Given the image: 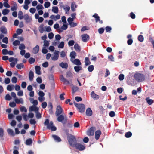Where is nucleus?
Here are the masks:
<instances>
[{"mask_svg": "<svg viewBox=\"0 0 154 154\" xmlns=\"http://www.w3.org/2000/svg\"><path fill=\"white\" fill-rule=\"evenodd\" d=\"M67 139L69 144L71 146L74 147L76 143V140L75 136L71 134L69 135Z\"/></svg>", "mask_w": 154, "mask_h": 154, "instance_id": "nucleus-1", "label": "nucleus"}, {"mask_svg": "<svg viewBox=\"0 0 154 154\" xmlns=\"http://www.w3.org/2000/svg\"><path fill=\"white\" fill-rule=\"evenodd\" d=\"M135 79L138 82H141L144 80V77L143 75L139 73H136L134 75Z\"/></svg>", "mask_w": 154, "mask_h": 154, "instance_id": "nucleus-2", "label": "nucleus"}, {"mask_svg": "<svg viewBox=\"0 0 154 154\" xmlns=\"http://www.w3.org/2000/svg\"><path fill=\"white\" fill-rule=\"evenodd\" d=\"M74 103L75 106L78 109L80 112H83L85 111V106L84 104H78L75 102Z\"/></svg>", "mask_w": 154, "mask_h": 154, "instance_id": "nucleus-3", "label": "nucleus"}, {"mask_svg": "<svg viewBox=\"0 0 154 154\" xmlns=\"http://www.w3.org/2000/svg\"><path fill=\"white\" fill-rule=\"evenodd\" d=\"M67 117L65 115H61L57 117V120L60 122H62L63 123H65L67 120Z\"/></svg>", "mask_w": 154, "mask_h": 154, "instance_id": "nucleus-4", "label": "nucleus"}, {"mask_svg": "<svg viewBox=\"0 0 154 154\" xmlns=\"http://www.w3.org/2000/svg\"><path fill=\"white\" fill-rule=\"evenodd\" d=\"M68 28V24L67 23H63V25L61 28L58 29L57 31L58 32L60 33L62 32L63 30H66Z\"/></svg>", "mask_w": 154, "mask_h": 154, "instance_id": "nucleus-5", "label": "nucleus"}, {"mask_svg": "<svg viewBox=\"0 0 154 154\" xmlns=\"http://www.w3.org/2000/svg\"><path fill=\"white\" fill-rule=\"evenodd\" d=\"M59 51L55 50L54 53V55L51 57V59L53 61H56L58 60L59 58Z\"/></svg>", "mask_w": 154, "mask_h": 154, "instance_id": "nucleus-6", "label": "nucleus"}, {"mask_svg": "<svg viewBox=\"0 0 154 154\" xmlns=\"http://www.w3.org/2000/svg\"><path fill=\"white\" fill-rule=\"evenodd\" d=\"M95 128L94 127H91L89 130L87 131V134L88 136H93L94 134Z\"/></svg>", "mask_w": 154, "mask_h": 154, "instance_id": "nucleus-7", "label": "nucleus"}, {"mask_svg": "<svg viewBox=\"0 0 154 154\" xmlns=\"http://www.w3.org/2000/svg\"><path fill=\"white\" fill-rule=\"evenodd\" d=\"M74 20L73 18H72L71 17H69L67 19L69 25L72 27H74L77 25V24L76 23L73 22Z\"/></svg>", "mask_w": 154, "mask_h": 154, "instance_id": "nucleus-8", "label": "nucleus"}, {"mask_svg": "<svg viewBox=\"0 0 154 154\" xmlns=\"http://www.w3.org/2000/svg\"><path fill=\"white\" fill-rule=\"evenodd\" d=\"M39 108L35 106H30L29 109V112L34 111L35 113H37L38 111Z\"/></svg>", "mask_w": 154, "mask_h": 154, "instance_id": "nucleus-9", "label": "nucleus"}, {"mask_svg": "<svg viewBox=\"0 0 154 154\" xmlns=\"http://www.w3.org/2000/svg\"><path fill=\"white\" fill-rule=\"evenodd\" d=\"M63 112V109L61 106L60 105L58 106L57 108V109L56 112V115L57 116L60 114H61Z\"/></svg>", "mask_w": 154, "mask_h": 154, "instance_id": "nucleus-10", "label": "nucleus"}, {"mask_svg": "<svg viewBox=\"0 0 154 154\" xmlns=\"http://www.w3.org/2000/svg\"><path fill=\"white\" fill-rule=\"evenodd\" d=\"M47 128L49 129H51V130L54 131L56 130V128L55 127L53 126V122H50L49 125L47 127Z\"/></svg>", "mask_w": 154, "mask_h": 154, "instance_id": "nucleus-11", "label": "nucleus"}, {"mask_svg": "<svg viewBox=\"0 0 154 154\" xmlns=\"http://www.w3.org/2000/svg\"><path fill=\"white\" fill-rule=\"evenodd\" d=\"M24 19L25 20L27 23H28L32 21V18L31 17H29L28 14H25L23 16Z\"/></svg>", "mask_w": 154, "mask_h": 154, "instance_id": "nucleus-12", "label": "nucleus"}, {"mask_svg": "<svg viewBox=\"0 0 154 154\" xmlns=\"http://www.w3.org/2000/svg\"><path fill=\"white\" fill-rule=\"evenodd\" d=\"M74 147L80 150H83L85 148L83 145L79 143L76 144Z\"/></svg>", "mask_w": 154, "mask_h": 154, "instance_id": "nucleus-13", "label": "nucleus"}, {"mask_svg": "<svg viewBox=\"0 0 154 154\" xmlns=\"http://www.w3.org/2000/svg\"><path fill=\"white\" fill-rule=\"evenodd\" d=\"M71 61L75 65H80L81 64L80 61L78 59H72L71 60Z\"/></svg>", "mask_w": 154, "mask_h": 154, "instance_id": "nucleus-14", "label": "nucleus"}, {"mask_svg": "<svg viewBox=\"0 0 154 154\" xmlns=\"http://www.w3.org/2000/svg\"><path fill=\"white\" fill-rule=\"evenodd\" d=\"M60 16L59 14H57L56 15H52L50 16V18L54 21H56L57 20L60 19Z\"/></svg>", "mask_w": 154, "mask_h": 154, "instance_id": "nucleus-15", "label": "nucleus"}, {"mask_svg": "<svg viewBox=\"0 0 154 154\" xmlns=\"http://www.w3.org/2000/svg\"><path fill=\"white\" fill-rule=\"evenodd\" d=\"M82 39L84 42L88 41L89 38V36L87 34H84L81 36Z\"/></svg>", "mask_w": 154, "mask_h": 154, "instance_id": "nucleus-16", "label": "nucleus"}, {"mask_svg": "<svg viewBox=\"0 0 154 154\" xmlns=\"http://www.w3.org/2000/svg\"><path fill=\"white\" fill-rule=\"evenodd\" d=\"M77 7V5H76V3L75 2H73L71 4V9L72 11H75Z\"/></svg>", "mask_w": 154, "mask_h": 154, "instance_id": "nucleus-17", "label": "nucleus"}, {"mask_svg": "<svg viewBox=\"0 0 154 154\" xmlns=\"http://www.w3.org/2000/svg\"><path fill=\"white\" fill-rule=\"evenodd\" d=\"M91 97L94 100H98L99 98V95L96 94L93 91H92L91 94Z\"/></svg>", "mask_w": 154, "mask_h": 154, "instance_id": "nucleus-18", "label": "nucleus"}, {"mask_svg": "<svg viewBox=\"0 0 154 154\" xmlns=\"http://www.w3.org/2000/svg\"><path fill=\"white\" fill-rule=\"evenodd\" d=\"M60 80L66 85L68 84L69 83V81L66 79L64 78L62 75L60 76Z\"/></svg>", "mask_w": 154, "mask_h": 154, "instance_id": "nucleus-19", "label": "nucleus"}, {"mask_svg": "<svg viewBox=\"0 0 154 154\" xmlns=\"http://www.w3.org/2000/svg\"><path fill=\"white\" fill-rule=\"evenodd\" d=\"M60 7H63L64 10L66 14H68L69 13V11L70 8L68 6H64V5H60Z\"/></svg>", "mask_w": 154, "mask_h": 154, "instance_id": "nucleus-20", "label": "nucleus"}, {"mask_svg": "<svg viewBox=\"0 0 154 154\" xmlns=\"http://www.w3.org/2000/svg\"><path fill=\"white\" fill-rule=\"evenodd\" d=\"M14 101L17 104L21 103V104H23V100L21 98H17L14 99Z\"/></svg>", "mask_w": 154, "mask_h": 154, "instance_id": "nucleus-21", "label": "nucleus"}, {"mask_svg": "<svg viewBox=\"0 0 154 154\" xmlns=\"http://www.w3.org/2000/svg\"><path fill=\"white\" fill-rule=\"evenodd\" d=\"M101 132L100 130H97L95 132V138L97 140H98L101 134Z\"/></svg>", "mask_w": 154, "mask_h": 154, "instance_id": "nucleus-22", "label": "nucleus"}, {"mask_svg": "<svg viewBox=\"0 0 154 154\" xmlns=\"http://www.w3.org/2000/svg\"><path fill=\"white\" fill-rule=\"evenodd\" d=\"M86 115L88 116H91L92 115V111L90 108H88L86 110Z\"/></svg>", "mask_w": 154, "mask_h": 154, "instance_id": "nucleus-23", "label": "nucleus"}, {"mask_svg": "<svg viewBox=\"0 0 154 154\" xmlns=\"http://www.w3.org/2000/svg\"><path fill=\"white\" fill-rule=\"evenodd\" d=\"M93 17L95 18L96 22H97L99 21V23H103L102 21L100 20V17L98 16L97 14H95L94 15H93Z\"/></svg>", "mask_w": 154, "mask_h": 154, "instance_id": "nucleus-24", "label": "nucleus"}, {"mask_svg": "<svg viewBox=\"0 0 154 154\" xmlns=\"http://www.w3.org/2000/svg\"><path fill=\"white\" fill-rule=\"evenodd\" d=\"M35 72L36 74L38 75H40L41 74L40 72L41 68L40 67L38 66H36L35 67Z\"/></svg>", "mask_w": 154, "mask_h": 154, "instance_id": "nucleus-25", "label": "nucleus"}, {"mask_svg": "<svg viewBox=\"0 0 154 154\" xmlns=\"http://www.w3.org/2000/svg\"><path fill=\"white\" fill-rule=\"evenodd\" d=\"M52 11L54 13L57 14L59 12L58 8L56 6L53 7L52 8Z\"/></svg>", "mask_w": 154, "mask_h": 154, "instance_id": "nucleus-26", "label": "nucleus"}, {"mask_svg": "<svg viewBox=\"0 0 154 154\" xmlns=\"http://www.w3.org/2000/svg\"><path fill=\"white\" fill-rule=\"evenodd\" d=\"M52 137L56 141L59 142L61 141L60 138L59 137L56 135H52Z\"/></svg>", "mask_w": 154, "mask_h": 154, "instance_id": "nucleus-27", "label": "nucleus"}, {"mask_svg": "<svg viewBox=\"0 0 154 154\" xmlns=\"http://www.w3.org/2000/svg\"><path fill=\"white\" fill-rule=\"evenodd\" d=\"M29 80L30 81H32L33 80V78L34 77V74L33 72L32 71H30L29 73Z\"/></svg>", "mask_w": 154, "mask_h": 154, "instance_id": "nucleus-28", "label": "nucleus"}, {"mask_svg": "<svg viewBox=\"0 0 154 154\" xmlns=\"http://www.w3.org/2000/svg\"><path fill=\"white\" fill-rule=\"evenodd\" d=\"M0 31L2 33L4 34H6L7 33V31L6 29L3 26H1L0 28Z\"/></svg>", "mask_w": 154, "mask_h": 154, "instance_id": "nucleus-29", "label": "nucleus"}, {"mask_svg": "<svg viewBox=\"0 0 154 154\" xmlns=\"http://www.w3.org/2000/svg\"><path fill=\"white\" fill-rule=\"evenodd\" d=\"M39 50V47L38 45H37L33 48V52L34 54L38 53Z\"/></svg>", "mask_w": 154, "mask_h": 154, "instance_id": "nucleus-30", "label": "nucleus"}, {"mask_svg": "<svg viewBox=\"0 0 154 154\" xmlns=\"http://www.w3.org/2000/svg\"><path fill=\"white\" fill-rule=\"evenodd\" d=\"M2 12L4 15H6L10 12V10L7 8L4 9L2 10Z\"/></svg>", "mask_w": 154, "mask_h": 154, "instance_id": "nucleus-31", "label": "nucleus"}, {"mask_svg": "<svg viewBox=\"0 0 154 154\" xmlns=\"http://www.w3.org/2000/svg\"><path fill=\"white\" fill-rule=\"evenodd\" d=\"M76 56V54L75 51H72L70 53V56L71 57V60L72 59H74Z\"/></svg>", "mask_w": 154, "mask_h": 154, "instance_id": "nucleus-32", "label": "nucleus"}, {"mask_svg": "<svg viewBox=\"0 0 154 154\" xmlns=\"http://www.w3.org/2000/svg\"><path fill=\"white\" fill-rule=\"evenodd\" d=\"M7 131L8 134L12 136H14V134L12 129L10 128L8 129L7 130Z\"/></svg>", "mask_w": 154, "mask_h": 154, "instance_id": "nucleus-33", "label": "nucleus"}, {"mask_svg": "<svg viewBox=\"0 0 154 154\" xmlns=\"http://www.w3.org/2000/svg\"><path fill=\"white\" fill-rule=\"evenodd\" d=\"M14 85H8L7 87V89L9 91H11L14 89Z\"/></svg>", "mask_w": 154, "mask_h": 154, "instance_id": "nucleus-34", "label": "nucleus"}, {"mask_svg": "<svg viewBox=\"0 0 154 154\" xmlns=\"http://www.w3.org/2000/svg\"><path fill=\"white\" fill-rule=\"evenodd\" d=\"M85 65L86 66H88L91 64V62L90 61L88 57H86L85 58Z\"/></svg>", "mask_w": 154, "mask_h": 154, "instance_id": "nucleus-35", "label": "nucleus"}, {"mask_svg": "<svg viewBox=\"0 0 154 154\" xmlns=\"http://www.w3.org/2000/svg\"><path fill=\"white\" fill-rule=\"evenodd\" d=\"M59 65L63 68H66L68 67V65L66 63H61Z\"/></svg>", "mask_w": 154, "mask_h": 154, "instance_id": "nucleus-36", "label": "nucleus"}, {"mask_svg": "<svg viewBox=\"0 0 154 154\" xmlns=\"http://www.w3.org/2000/svg\"><path fill=\"white\" fill-rule=\"evenodd\" d=\"M74 48L76 51L79 52L80 51V47L78 44H75L74 46Z\"/></svg>", "mask_w": 154, "mask_h": 154, "instance_id": "nucleus-37", "label": "nucleus"}, {"mask_svg": "<svg viewBox=\"0 0 154 154\" xmlns=\"http://www.w3.org/2000/svg\"><path fill=\"white\" fill-rule=\"evenodd\" d=\"M74 69L75 71L77 72H79L82 69V67L79 66H75L74 67Z\"/></svg>", "mask_w": 154, "mask_h": 154, "instance_id": "nucleus-38", "label": "nucleus"}, {"mask_svg": "<svg viewBox=\"0 0 154 154\" xmlns=\"http://www.w3.org/2000/svg\"><path fill=\"white\" fill-rule=\"evenodd\" d=\"M23 13L22 11H19L18 14V18L20 19H22L23 17Z\"/></svg>", "mask_w": 154, "mask_h": 154, "instance_id": "nucleus-39", "label": "nucleus"}, {"mask_svg": "<svg viewBox=\"0 0 154 154\" xmlns=\"http://www.w3.org/2000/svg\"><path fill=\"white\" fill-rule=\"evenodd\" d=\"M33 100V99H30V101L31 103L34 105L33 106H36L38 105V101L37 100H34L32 101V100Z\"/></svg>", "mask_w": 154, "mask_h": 154, "instance_id": "nucleus-40", "label": "nucleus"}, {"mask_svg": "<svg viewBox=\"0 0 154 154\" xmlns=\"http://www.w3.org/2000/svg\"><path fill=\"white\" fill-rule=\"evenodd\" d=\"M36 8L38 11L44 8L43 5L41 4H38L36 7Z\"/></svg>", "mask_w": 154, "mask_h": 154, "instance_id": "nucleus-41", "label": "nucleus"}, {"mask_svg": "<svg viewBox=\"0 0 154 154\" xmlns=\"http://www.w3.org/2000/svg\"><path fill=\"white\" fill-rule=\"evenodd\" d=\"M49 45V42L47 40H45L44 42V47L45 48Z\"/></svg>", "mask_w": 154, "mask_h": 154, "instance_id": "nucleus-42", "label": "nucleus"}, {"mask_svg": "<svg viewBox=\"0 0 154 154\" xmlns=\"http://www.w3.org/2000/svg\"><path fill=\"white\" fill-rule=\"evenodd\" d=\"M51 5L50 2L48 1L45 2L44 4V6L45 8H48Z\"/></svg>", "mask_w": 154, "mask_h": 154, "instance_id": "nucleus-43", "label": "nucleus"}, {"mask_svg": "<svg viewBox=\"0 0 154 154\" xmlns=\"http://www.w3.org/2000/svg\"><path fill=\"white\" fill-rule=\"evenodd\" d=\"M17 6L16 3H15L14 5L11 7V10L12 11H16L17 9Z\"/></svg>", "mask_w": 154, "mask_h": 154, "instance_id": "nucleus-44", "label": "nucleus"}, {"mask_svg": "<svg viewBox=\"0 0 154 154\" xmlns=\"http://www.w3.org/2000/svg\"><path fill=\"white\" fill-rule=\"evenodd\" d=\"M11 82L12 83H16L17 82V79L15 77H13L11 79Z\"/></svg>", "mask_w": 154, "mask_h": 154, "instance_id": "nucleus-45", "label": "nucleus"}, {"mask_svg": "<svg viewBox=\"0 0 154 154\" xmlns=\"http://www.w3.org/2000/svg\"><path fill=\"white\" fill-rule=\"evenodd\" d=\"M16 66L18 69H21L23 68L24 66L23 64H17Z\"/></svg>", "mask_w": 154, "mask_h": 154, "instance_id": "nucleus-46", "label": "nucleus"}, {"mask_svg": "<svg viewBox=\"0 0 154 154\" xmlns=\"http://www.w3.org/2000/svg\"><path fill=\"white\" fill-rule=\"evenodd\" d=\"M146 100L148 103L149 105L152 104L153 102V100H152L149 99L148 98H146Z\"/></svg>", "mask_w": 154, "mask_h": 154, "instance_id": "nucleus-47", "label": "nucleus"}, {"mask_svg": "<svg viewBox=\"0 0 154 154\" xmlns=\"http://www.w3.org/2000/svg\"><path fill=\"white\" fill-rule=\"evenodd\" d=\"M94 69V66L93 65L89 66L88 68V71L90 72H92L93 70Z\"/></svg>", "mask_w": 154, "mask_h": 154, "instance_id": "nucleus-48", "label": "nucleus"}, {"mask_svg": "<svg viewBox=\"0 0 154 154\" xmlns=\"http://www.w3.org/2000/svg\"><path fill=\"white\" fill-rule=\"evenodd\" d=\"M38 99L40 102H42L45 100V98L44 96H39Z\"/></svg>", "mask_w": 154, "mask_h": 154, "instance_id": "nucleus-49", "label": "nucleus"}, {"mask_svg": "<svg viewBox=\"0 0 154 154\" xmlns=\"http://www.w3.org/2000/svg\"><path fill=\"white\" fill-rule=\"evenodd\" d=\"M78 88L77 86H74L72 88V93H74L78 90Z\"/></svg>", "mask_w": 154, "mask_h": 154, "instance_id": "nucleus-50", "label": "nucleus"}, {"mask_svg": "<svg viewBox=\"0 0 154 154\" xmlns=\"http://www.w3.org/2000/svg\"><path fill=\"white\" fill-rule=\"evenodd\" d=\"M26 48V46L23 44H20L19 46V48L20 50H24Z\"/></svg>", "mask_w": 154, "mask_h": 154, "instance_id": "nucleus-51", "label": "nucleus"}, {"mask_svg": "<svg viewBox=\"0 0 154 154\" xmlns=\"http://www.w3.org/2000/svg\"><path fill=\"white\" fill-rule=\"evenodd\" d=\"M138 39L139 41L142 42L143 41L144 38L142 35H140L138 36Z\"/></svg>", "mask_w": 154, "mask_h": 154, "instance_id": "nucleus-52", "label": "nucleus"}, {"mask_svg": "<svg viewBox=\"0 0 154 154\" xmlns=\"http://www.w3.org/2000/svg\"><path fill=\"white\" fill-rule=\"evenodd\" d=\"M118 78L120 81L123 80L124 78V75L122 74H120L118 77Z\"/></svg>", "mask_w": 154, "mask_h": 154, "instance_id": "nucleus-53", "label": "nucleus"}, {"mask_svg": "<svg viewBox=\"0 0 154 154\" xmlns=\"http://www.w3.org/2000/svg\"><path fill=\"white\" fill-rule=\"evenodd\" d=\"M10 82V79L8 78H5L4 80V82L6 84H8Z\"/></svg>", "mask_w": 154, "mask_h": 154, "instance_id": "nucleus-54", "label": "nucleus"}, {"mask_svg": "<svg viewBox=\"0 0 154 154\" xmlns=\"http://www.w3.org/2000/svg\"><path fill=\"white\" fill-rule=\"evenodd\" d=\"M64 43L63 42H61L59 44L58 47L59 48H63Z\"/></svg>", "mask_w": 154, "mask_h": 154, "instance_id": "nucleus-55", "label": "nucleus"}, {"mask_svg": "<svg viewBox=\"0 0 154 154\" xmlns=\"http://www.w3.org/2000/svg\"><path fill=\"white\" fill-rule=\"evenodd\" d=\"M32 143V140L31 139H27L26 142V144L27 145H30Z\"/></svg>", "mask_w": 154, "mask_h": 154, "instance_id": "nucleus-56", "label": "nucleus"}, {"mask_svg": "<svg viewBox=\"0 0 154 154\" xmlns=\"http://www.w3.org/2000/svg\"><path fill=\"white\" fill-rule=\"evenodd\" d=\"M44 30L47 32H50L51 31V29L50 26H45L44 28Z\"/></svg>", "mask_w": 154, "mask_h": 154, "instance_id": "nucleus-57", "label": "nucleus"}, {"mask_svg": "<svg viewBox=\"0 0 154 154\" xmlns=\"http://www.w3.org/2000/svg\"><path fill=\"white\" fill-rule=\"evenodd\" d=\"M20 44V42L19 40H16L13 42V44L14 46L19 45Z\"/></svg>", "mask_w": 154, "mask_h": 154, "instance_id": "nucleus-58", "label": "nucleus"}, {"mask_svg": "<svg viewBox=\"0 0 154 154\" xmlns=\"http://www.w3.org/2000/svg\"><path fill=\"white\" fill-rule=\"evenodd\" d=\"M17 94L19 96H22L23 95V90H20L17 92Z\"/></svg>", "mask_w": 154, "mask_h": 154, "instance_id": "nucleus-59", "label": "nucleus"}, {"mask_svg": "<svg viewBox=\"0 0 154 154\" xmlns=\"http://www.w3.org/2000/svg\"><path fill=\"white\" fill-rule=\"evenodd\" d=\"M29 122L32 125H35L36 123V121L34 119H31L29 120Z\"/></svg>", "mask_w": 154, "mask_h": 154, "instance_id": "nucleus-60", "label": "nucleus"}, {"mask_svg": "<svg viewBox=\"0 0 154 154\" xmlns=\"http://www.w3.org/2000/svg\"><path fill=\"white\" fill-rule=\"evenodd\" d=\"M132 135V133L130 132H128L125 134V136L127 138L129 137Z\"/></svg>", "mask_w": 154, "mask_h": 154, "instance_id": "nucleus-61", "label": "nucleus"}, {"mask_svg": "<svg viewBox=\"0 0 154 154\" xmlns=\"http://www.w3.org/2000/svg\"><path fill=\"white\" fill-rule=\"evenodd\" d=\"M39 30L40 32L41 33H42L44 31V29H43V25H41L40 27H39Z\"/></svg>", "mask_w": 154, "mask_h": 154, "instance_id": "nucleus-62", "label": "nucleus"}, {"mask_svg": "<svg viewBox=\"0 0 154 154\" xmlns=\"http://www.w3.org/2000/svg\"><path fill=\"white\" fill-rule=\"evenodd\" d=\"M34 116V114L33 113L30 112L28 114V118L32 119L33 118Z\"/></svg>", "mask_w": 154, "mask_h": 154, "instance_id": "nucleus-63", "label": "nucleus"}, {"mask_svg": "<svg viewBox=\"0 0 154 154\" xmlns=\"http://www.w3.org/2000/svg\"><path fill=\"white\" fill-rule=\"evenodd\" d=\"M75 42L73 40L69 41L68 42V45L69 46H72L74 44Z\"/></svg>", "mask_w": 154, "mask_h": 154, "instance_id": "nucleus-64", "label": "nucleus"}]
</instances>
